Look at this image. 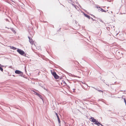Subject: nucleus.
<instances>
[{"mask_svg": "<svg viewBox=\"0 0 126 126\" xmlns=\"http://www.w3.org/2000/svg\"><path fill=\"white\" fill-rule=\"evenodd\" d=\"M90 120L93 122H94V124L98 126H103L101 124L97 121L94 118L92 117L90 119Z\"/></svg>", "mask_w": 126, "mask_h": 126, "instance_id": "f257e3e1", "label": "nucleus"}, {"mask_svg": "<svg viewBox=\"0 0 126 126\" xmlns=\"http://www.w3.org/2000/svg\"><path fill=\"white\" fill-rule=\"evenodd\" d=\"M17 51L20 54L22 55H23L25 54V52L19 49H17Z\"/></svg>", "mask_w": 126, "mask_h": 126, "instance_id": "f03ea898", "label": "nucleus"}, {"mask_svg": "<svg viewBox=\"0 0 126 126\" xmlns=\"http://www.w3.org/2000/svg\"><path fill=\"white\" fill-rule=\"evenodd\" d=\"M51 73H52V74L54 76V77L55 78V79H57L59 78V77L56 74V72H51Z\"/></svg>", "mask_w": 126, "mask_h": 126, "instance_id": "7ed1b4c3", "label": "nucleus"}, {"mask_svg": "<svg viewBox=\"0 0 126 126\" xmlns=\"http://www.w3.org/2000/svg\"><path fill=\"white\" fill-rule=\"evenodd\" d=\"M15 73L16 74H18L20 76H22L23 75V73L19 70H16L15 71Z\"/></svg>", "mask_w": 126, "mask_h": 126, "instance_id": "20e7f679", "label": "nucleus"}, {"mask_svg": "<svg viewBox=\"0 0 126 126\" xmlns=\"http://www.w3.org/2000/svg\"><path fill=\"white\" fill-rule=\"evenodd\" d=\"M29 41L30 43L32 45H33L34 43V41H33L32 39V38H30V37H29Z\"/></svg>", "mask_w": 126, "mask_h": 126, "instance_id": "39448f33", "label": "nucleus"}, {"mask_svg": "<svg viewBox=\"0 0 126 126\" xmlns=\"http://www.w3.org/2000/svg\"><path fill=\"white\" fill-rule=\"evenodd\" d=\"M83 13L85 16L87 17V18H89V19H90V16L89 15H87L86 14L84 13L83 12Z\"/></svg>", "mask_w": 126, "mask_h": 126, "instance_id": "423d86ee", "label": "nucleus"}, {"mask_svg": "<svg viewBox=\"0 0 126 126\" xmlns=\"http://www.w3.org/2000/svg\"><path fill=\"white\" fill-rule=\"evenodd\" d=\"M10 48L14 50H15L17 49V48H16L13 46H10Z\"/></svg>", "mask_w": 126, "mask_h": 126, "instance_id": "0eeeda50", "label": "nucleus"}, {"mask_svg": "<svg viewBox=\"0 0 126 126\" xmlns=\"http://www.w3.org/2000/svg\"><path fill=\"white\" fill-rule=\"evenodd\" d=\"M100 9H99V10L101 11V12H106V11L105 10H103L102 8H100Z\"/></svg>", "mask_w": 126, "mask_h": 126, "instance_id": "6e6552de", "label": "nucleus"}, {"mask_svg": "<svg viewBox=\"0 0 126 126\" xmlns=\"http://www.w3.org/2000/svg\"><path fill=\"white\" fill-rule=\"evenodd\" d=\"M57 119H58V122H59V123H60V122H61V121H60V119L59 118V116H58V117H57Z\"/></svg>", "mask_w": 126, "mask_h": 126, "instance_id": "1a4fd4ad", "label": "nucleus"}, {"mask_svg": "<svg viewBox=\"0 0 126 126\" xmlns=\"http://www.w3.org/2000/svg\"><path fill=\"white\" fill-rule=\"evenodd\" d=\"M0 70L1 71H3V69L2 68L0 67Z\"/></svg>", "mask_w": 126, "mask_h": 126, "instance_id": "9d476101", "label": "nucleus"}, {"mask_svg": "<svg viewBox=\"0 0 126 126\" xmlns=\"http://www.w3.org/2000/svg\"><path fill=\"white\" fill-rule=\"evenodd\" d=\"M55 114H56V116H57V117H58L59 116L58 115V114H57V113H56Z\"/></svg>", "mask_w": 126, "mask_h": 126, "instance_id": "9b49d317", "label": "nucleus"}, {"mask_svg": "<svg viewBox=\"0 0 126 126\" xmlns=\"http://www.w3.org/2000/svg\"><path fill=\"white\" fill-rule=\"evenodd\" d=\"M75 64L78 63L77 61H75Z\"/></svg>", "mask_w": 126, "mask_h": 126, "instance_id": "f8f14e48", "label": "nucleus"}, {"mask_svg": "<svg viewBox=\"0 0 126 126\" xmlns=\"http://www.w3.org/2000/svg\"><path fill=\"white\" fill-rule=\"evenodd\" d=\"M96 7L97 8H100L98 6H96V7Z\"/></svg>", "mask_w": 126, "mask_h": 126, "instance_id": "ddd939ff", "label": "nucleus"}]
</instances>
